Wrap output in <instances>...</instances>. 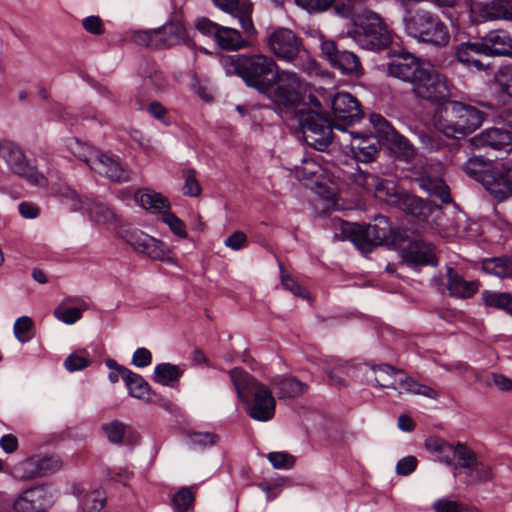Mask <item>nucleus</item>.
Instances as JSON below:
<instances>
[{"instance_id": "obj_1", "label": "nucleus", "mask_w": 512, "mask_h": 512, "mask_svg": "<svg viewBox=\"0 0 512 512\" xmlns=\"http://www.w3.org/2000/svg\"><path fill=\"white\" fill-rule=\"evenodd\" d=\"M229 376L245 412L257 421L271 420L276 406L271 390L242 368L231 369Z\"/></svg>"}, {"instance_id": "obj_2", "label": "nucleus", "mask_w": 512, "mask_h": 512, "mask_svg": "<svg viewBox=\"0 0 512 512\" xmlns=\"http://www.w3.org/2000/svg\"><path fill=\"white\" fill-rule=\"evenodd\" d=\"M227 73L240 76L247 86L260 93H267L275 86L278 65L271 57L262 54L232 55L222 60Z\"/></svg>"}, {"instance_id": "obj_3", "label": "nucleus", "mask_w": 512, "mask_h": 512, "mask_svg": "<svg viewBox=\"0 0 512 512\" xmlns=\"http://www.w3.org/2000/svg\"><path fill=\"white\" fill-rule=\"evenodd\" d=\"M405 31L419 42L435 47H445L450 41L447 25L435 14L416 10L404 18Z\"/></svg>"}, {"instance_id": "obj_4", "label": "nucleus", "mask_w": 512, "mask_h": 512, "mask_svg": "<svg viewBox=\"0 0 512 512\" xmlns=\"http://www.w3.org/2000/svg\"><path fill=\"white\" fill-rule=\"evenodd\" d=\"M485 114L474 106L453 101L439 121V129L447 136L460 138L475 131L484 121Z\"/></svg>"}, {"instance_id": "obj_5", "label": "nucleus", "mask_w": 512, "mask_h": 512, "mask_svg": "<svg viewBox=\"0 0 512 512\" xmlns=\"http://www.w3.org/2000/svg\"><path fill=\"white\" fill-rule=\"evenodd\" d=\"M350 37L363 49H386L391 41V32L379 14L367 10L360 24L349 31Z\"/></svg>"}, {"instance_id": "obj_6", "label": "nucleus", "mask_w": 512, "mask_h": 512, "mask_svg": "<svg viewBox=\"0 0 512 512\" xmlns=\"http://www.w3.org/2000/svg\"><path fill=\"white\" fill-rule=\"evenodd\" d=\"M341 230L345 237L365 253L388 240L391 232L389 222L385 216L377 217L374 224L368 225L343 222Z\"/></svg>"}, {"instance_id": "obj_7", "label": "nucleus", "mask_w": 512, "mask_h": 512, "mask_svg": "<svg viewBox=\"0 0 512 512\" xmlns=\"http://www.w3.org/2000/svg\"><path fill=\"white\" fill-rule=\"evenodd\" d=\"M296 114L305 143L318 151H324L332 142L331 122L312 110L296 107Z\"/></svg>"}, {"instance_id": "obj_8", "label": "nucleus", "mask_w": 512, "mask_h": 512, "mask_svg": "<svg viewBox=\"0 0 512 512\" xmlns=\"http://www.w3.org/2000/svg\"><path fill=\"white\" fill-rule=\"evenodd\" d=\"M0 158L5 161L13 174L25 179L31 185L38 187L48 185L47 178L30 164L25 152L17 143L9 140L0 141Z\"/></svg>"}, {"instance_id": "obj_9", "label": "nucleus", "mask_w": 512, "mask_h": 512, "mask_svg": "<svg viewBox=\"0 0 512 512\" xmlns=\"http://www.w3.org/2000/svg\"><path fill=\"white\" fill-rule=\"evenodd\" d=\"M417 98L432 104H443L451 97L448 78L434 67L426 65L412 86Z\"/></svg>"}, {"instance_id": "obj_10", "label": "nucleus", "mask_w": 512, "mask_h": 512, "mask_svg": "<svg viewBox=\"0 0 512 512\" xmlns=\"http://www.w3.org/2000/svg\"><path fill=\"white\" fill-rule=\"evenodd\" d=\"M321 52L330 65L343 75L359 77L363 74L360 59L356 54L340 50L333 41H323Z\"/></svg>"}, {"instance_id": "obj_11", "label": "nucleus", "mask_w": 512, "mask_h": 512, "mask_svg": "<svg viewBox=\"0 0 512 512\" xmlns=\"http://www.w3.org/2000/svg\"><path fill=\"white\" fill-rule=\"evenodd\" d=\"M270 51L279 59L293 61L302 48L301 39L290 29L278 28L267 37Z\"/></svg>"}, {"instance_id": "obj_12", "label": "nucleus", "mask_w": 512, "mask_h": 512, "mask_svg": "<svg viewBox=\"0 0 512 512\" xmlns=\"http://www.w3.org/2000/svg\"><path fill=\"white\" fill-rule=\"evenodd\" d=\"M276 89L273 91L271 99L279 105L291 108L297 105L300 99V78L294 72L278 71L275 77Z\"/></svg>"}, {"instance_id": "obj_13", "label": "nucleus", "mask_w": 512, "mask_h": 512, "mask_svg": "<svg viewBox=\"0 0 512 512\" xmlns=\"http://www.w3.org/2000/svg\"><path fill=\"white\" fill-rule=\"evenodd\" d=\"M221 10L237 18L247 36H255L256 29L252 21L253 5L249 0H212Z\"/></svg>"}, {"instance_id": "obj_14", "label": "nucleus", "mask_w": 512, "mask_h": 512, "mask_svg": "<svg viewBox=\"0 0 512 512\" xmlns=\"http://www.w3.org/2000/svg\"><path fill=\"white\" fill-rule=\"evenodd\" d=\"M471 143L476 148H491L494 150L510 152L512 150V132L504 129L492 127L475 135Z\"/></svg>"}, {"instance_id": "obj_15", "label": "nucleus", "mask_w": 512, "mask_h": 512, "mask_svg": "<svg viewBox=\"0 0 512 512\" xmlns=\"http://www.w3.org/2000/svg\"><path fill=\"white\" fill-rule=\"evenodd\" d=\"M426 64L421 63L410 54H405L388 63L387 72L390 76L398 78L412 86L417 80Z\"/></svg>"}, {"instance_id": "obj_16", "label": "nucleus", "mask_w": 512, "mask_h": 512, "mask_svg": "<svg viewBox=\"0 0 512 512\" xmlns=\"http://www.w3.org/2000/svg\"><path fill=\"white\" fill-rule=\"evenodd\" d=\"M330 105L335 118L338 120L351 124L362 118L359 102L349 93H336L330 99Z\"/></svg>"}, {"instance_id": "obj_17", "label": "nucleus", "mask_w": 512, "mask_h": 512, "mask_svg": "<svg viewBox=\"0 0 512 512\" xmlns=\"http://www.w3.org/2000/svg\"><path fill=\"white\" fill-rule=\"evenodd\" d=\"M402 260L408 266L437 265V257L431 244L422 240L411 241L402 251Z\"/></svg>"}, {"instance_id": "obj_18", "label": "nucleus", "mask_w": 512, "mask_h": 512, "mask_svg": "<svg viewBox=\"0 0 512 512\" xmlns=\"http://www.w3.org/2000/svg\"><path fill=\"white\" fill-rule=\"evenodd\" d=\"M92 170L112 182L122 183L130 180V171L116 157L100 153L94 160Z\"/></svg>"}, {"instance_id": "obj_19", "label": "nucleus", "mask_w": 512, "mask_h": 512, "mask_svg": "<svg viewBox=\"0 0 512 512\" xmlns=\"http://www.w3.org/2000/svg\"><path fill=\"white\" fill-rule=\"evenodd\" d=\"M142 86L149 93H158L168 86V81L160 67L152 60L144 59L138 67Z\"/></svg>"}, {"instance_id": "obj_20", "label": "nucleus", "mask_w": 512, "mask_h": 512, "mask_svg": "<svg viewBox=\"0 0 512 512\" xmlns=\"http://www.w3.org/2000/svg\"><path fill=\"white\" fill-rule=\"evenodd\" d=\"M154 50L168 49L175 45L188 43L186 29L180 22L166 23L156 29Z\"/></svg>"}, {"instance_id": "obj_21", "label": "nucleus", "mask_w": 512, "mask_h": 512, "mask_svg": "<svg viewBox=\"0 0 512 512\" xmlns=\"http://www.w3.org/2000/svg\"><path fill=\"white\" fill-rule=\"evenodd\" d=\"M496 198L502 200L512 195V161L507 160L495 164L493 182L488 189Z\"/></svg>"}, {"instance_id": "obj_22", "label": "nucleus", "mask_w": 512, "mask_h": 512, "mask_svg": "<svg viewBox=\"0 0 512 512\" xmlns=\"http://www.w3.org/2000/svg\"><path fill=\"white\" fill-rule=\"evenodd\" d=\"M471 10L485 21L512 19V0H491L488 3L476 2Z\"/></svg>"}, {"instance_id": "obj_23", "label": "nucleus", "mask_w": 512, "mask_h": 512, "mask_svg": "<svg viewBox=\"0 0 512 512\" xmlns=\"http://www.w3.org/2000/svg\"><path fill=\"white\" fill-rule=\"evenodd\" d=\"M350 149L353 157L362 163L375 160L380 149L379 138L374 135H355L352 137Z\"/></svg>"}, {"instance_id": "obj_24", "label": "nucleus", "mask_w": 512, "mask_h": 512, "mask_svg": "<svg viewBox=\"0 0 512 512\" xmlns=\"http://www.w3.org/2000/svg\"><path fill=\"white\" fill-rule=\"evenodd\" d=\"M480 41L485 50V56L512 57V38L506 31H490Z\"/></svg>"}, {"instance_id": "obj_25", "label": "nucleus", "mask_w": 512, "mask_h": 512, "mask_svg": "<svg viewBox=\"0 0 512 512\" xmlns=\"http://www.w3.org/2000/svg\"><path fill=\"white\" fill-rule=\"evenodd\" d=\"M485 55V50L481 41L463 42L455 47L456 59L469 69L484 71L486 65L480 60Z\"/></svg>"}, {"instance_id": "obj_26", "label": "nucleus", "mask_w": 512, "mask_h": 512, "mask_svg": "<svg viewBox=\"0 0 512 512\" xmlns=\"http://www.w3.org/2000/svg\"><path fill=\"white\" fill-rule=\"evenodd\" d=\"M398 208L420 221H428L429 217L433 213L440 212L441 210L439 205H436L430 201H424L421 198L409 193L404 195V198Z\"/></svg>"}, {"instance_id": "obj_27", "label": "nucleus", "mask_w": 512, "mask_h": 512, "mask_svg": "<svg viewBox=\"0 0 512 512\" xmlns=\"http://www.w3.org/2000/svg\"><path fill=\"white\" fill-rule=\"evenodd\" d=\"M495 164L482 156L469 158L463 165V171L470 178L482 183L487 189L493 182Z\"/></svg>"}, {"instance_id": "obj_28", "label": "nucleus", "mask_w": 512, "mask_h": 512, "mask_svg": "<svg viewBox=\"0 0 512 512\" xmlns=\"http://www.w3.org/2000/svg\"><path fill=\"white\" fill-rule=\"evenodd\" d=\"M447 289L456 298H471L479 290L478 281H466L453 268L447 269Z\"/></svg>"}, {"instance_id": "obj_29", "label": "nucleus", "mask_w": 512, "mask_h": 512, "mask_svg": "<svg viewBox=\"0 0 512 512\" xmlns=\"http://www.w3.org/2000/svg\"><path fill=\"white\" fill-rule=\"evenodd\" d=\"M252 37L247 36L244 32L241 34L234 28L221 26L215 41L221 49L237 51L249 47Z\"/></svg>"}, {"instance_id": "obj_30", "label": "nucleus", "mask_w": 512, "mask_h": 512, "mask_svg": "<svg viewBox=\"0 0 512 512\" xmlns=\"http://www.w3.org/2000/svg\"><path fill=\"white\" fill-rule=\"evenodd\" d=\"M374 380L381 388H391L397 390L399 393L403 392L400 382L403 377L407 375L402 371L394 368L391 365L383 364L372 368Z\"/></svg>"}, {"instance_id": "obj_31", "label": "nucleus", "mask_w": 512, "mask_h": 512, "mask_svg": "<svg viewBox=\"0 0 512 512\" xmlns=\"http://www.w3.org/2000/svg\"><path fill=\"white\" fill-rule=\"evenodd\" d=\"M375 197L391 206L398 207L407 193L400 189L393 181L380 180L376 181V185L373 187Z\"/></svg>"}, {"instance_id": "obj_32", "label": "nucleus", "mask_w": 512, "mask_h": 512, "mask_svg": "<svg viewBox=\"0 0 512 512\" xmlns=\"http://www.w3.org/2000/svg\"><path fill=\"white\" fill-rule=\"evenodd\" d=\"M271 386L275 389L279 399L297 397L303 394L307 385L294 377L277 376L271 380Z\"/></svg>"}, {"instance_id": "obj_33", "label": "nucleus", "mask_w": 512, "mask_h": 512, "mask_svg": "<svg viewBox=\"0 0 512 512\" xmlns=\"http://www.w3.org/2000/svg\"><path fill=\"white\" fill-rule=\"evenodd\" d=\"M417 181L419 186L429 195L440 199L445 204L451 202L449 187L443 179L424 174Z\"/></svg>"}, {"instance_id": "obj_34", "label": "nucleus", "mask_w": 512, "mask_h": 512, "mask_svg": "<svg viewBox=\"0 0 512 512\" xmlns=\"http://www.w3.org/2000/svg\"><path fill=\"white\" fill-rule=\"evenodd\" d=\"M135 200L144 209L152 210L155 213L164 212L170 208V203L166 197L150 190L137 191L135 193Z\"/></svg>"}, {"instance_id": "obj_35", "label": "nucleus", "mask_w": 512, "mask_h": 512, "mask_svg": "<svg viewBox=\"0 0 512 512\" xmlns=\"http://www.w3.org/2000/svg\"><path fill=\"white\" fill-rule=\"evenodd\" d=\"M81 210H85L90 218L97 223L108 224L115 219L114 212L106 204L97 200H83V208Z\"/></svg>"}, {"instance_id": "obj_36", "label": "nucleus", "mask_w": 512, "mask_h": 512, "mask_svg": "<svg viewBox=\"0 0 512 512\" xmlns=\"http://www.w3.org/2000/svg\"><path fill=\"white\" fill-rule=\"evenodd\" d=\"M123 380L129 390L131 396L144 399L150 394V386L145 379L129 369H122Z\"/></svg>"}, {"instance_id": "obj_37", "label": "nucleus", "mask_w": 512, "mask_h": 512, "mask_svg": "<svg viewBox=\"0 0 512 512\" xmlns=\"http://www.w3.org/2000/svg\"><path fill=\"white\" fill-rule=\"evenodd\" d=\"M426 448L437 455L440 461L446 464L453 463L456 444L449 443L439 437H430L425 442Z\"/></svg>"}, {"instance_id": "obj_38", "label": "nucleus", "mask_w": 512, "mask_h": 512, "mask_svg": "<svg viewBox=\"0 0 512 512\" xmlns=\"http://www.w3.org/2000/svg\"><path fill=\"white\" fill-rule=\"evenodd\" d=\"M67 148L75 157L85 162L91 169L94 165V160L97 159L100 154L96 149L79 141L77 138L68 139Z\"/></svg>"}, {"instance_id": "obj_39", "label": "nucleus", "mask_w": 512, "mask_h": 512, "mask_svg": "<svg viewBox=\"0 0 512 512\" xmlns=\"http://www.w3.org/2000/svg\"><path fill=\"white\" fill-rule=\"evenodd\" d=\"M181 375L182 371L179 366L170 363H161L154 369L153 380L164 386H173Z\"/></svg>"}, {"instance_id": "obj_40", "label": "nucleus", "mask_w": 512, "mask_h": 512, "mask_svg": "<svg viewBox=\"0 0 512 512\" xmlns=\"http://www.w3.org/2000/svg\"><path fill=\"white\" fill-rule=\"evenodd\" d=\"M106 502V493L101 489L86 492L80 498V506L83 512H102Z\"/></svg>"}, {"instance_id": "obj_41", "label": "nucleus", "mask_w": 512, "mask_h": 512, "mask_svg": "<svg viewBox=\"0 0 512 512\" xmlns=\"http://www.w3.org/2000/svg\"><path fill=\"white\" fill-rule=\"evenodd\" d=\"M483 269L500 278H512V258L503 256L487 259L483 263Z\"/></svg>"}, {"instance_id": "obj_42", "label": "nucleus", "mask_w": 512, "mask_h": 512, "mask_svg": "<svg viewBox=\"0 0 512 512\" xmlns=\"http://www.w3.org/2000/svg\"><path fill=\"white\" fill-rule=\"evenodd\" d=\"M389 148L398 155L399 158L410 161L415 156V148L410 141L399 134L395 133L388 142H386Z\"/></svg>"}, {"instance_id": "obj_43", "label": "nucleus", "mask_w": 512, "mask_h": 512, "mask_svg": "<svg viewBox=\"0 0 512 512\" xmlns=\"http://www.w3.org/2000/svg\"><path fill=\"white\" fill-rule=\"evenodd\" d=\"M144 254L152 260L169 261L170 250L160 240L150 236V241H146L144 246L138 252Z\"/></svg>"}, {"instance_id": "obj_44", "label": "nucleus", "mask_w": 512, "mask_h": 512, "mask_svg": "<svg viewBox=\"0 0 512 512\" xmlns=\"http://www.w3.org/2000/svg\"><path fill=\"white\" fill-rule=\"evenodd\" d=\"M453 459H457V464H454L455 468L460 467L465 469L466 474L472 476V469L476 464L477 456L471 449L465 444L456 443Z\"/></svg>"}, {"instance_id": "obj_45", "label": "nucleus", "mask_w": 512, "mask_h": 512, "mask_svg": "<svg viewBox=\"0 0 512 512\" xmlns=\"http://www.w3.org/2000/svg\"><path fill=\"white\" fill-rule=\"evenodd\" d=\"M482 300L487 307L502 309L512 314V297L508 293L482 292Z\"/></svg>"}, {"instance_id": "obj_46", "label": "nucleus", "mask_w": 512, "mask_h": 512, "mask_svg": "<svg viewBox=\"0 0 512 512\" xmlns=\"http://www.w3.org/2000/svg\"><path fill=\"white\" fill-rule=\"evenodd\" d=\"M400 386L403 388L404 392L422 395L431 399H437L439 396L438 392L432 387L420 384L408 375L407 377H403Z\"/></svg>"}, {"instance_id": "obj_47", "label": "nucleus", "mask_w": 512, "mask_h": 512, "mask_svg": "<svg viewBox=\"0 0 512 512\" xmlns=\"http://www.w3.org/2000/svg\"><path fill=\"white\" fill-rule=\"evenodd\" d=\"M14 474L17 478L22 480L40 477L37 458H28L15 465Z\"/></svg>"}, {"instance_id": "obj_48", "label": "nucleus", "mask_w": 512, "mask_h": 512, "mask_svg": "<svg viewBox=\"0 0 512 512\" xmlns=\"http://www.w3.org/2000/svg\"><path fill=\"white\" fill-rule=\"evenodd\" d=\"M347 179L360 188L371 190L376 185L378 177L357 167L348 173Z\"/></svg>"}, {"instance_id": "obj_49", "label": "nucleus", "mask_w": 512, "mask_h": 512, "mask_svg": "<svg viewBox=\"0 0 512 512\" xmlns=\"http://www.w3.org/2000/svg\"><path fill=\"white\" fill-rule=\"evenodd\" d=\"M102 430L110 442L120 444L122 443L124 436L130 430V427L126 426L119 420H113L112 422L103 424Z\"/></svg>"}, {"instance_id": "obj_50", "label": "nucleus", "mask_w": 512, "mask_h": 512, "mask_svg": "<svg viewBox=\"0 0 512 512\" xmlns=\"http://www.w3.org/2000/svg\"><path fill=\"white\" fill-rule=\"evenodd\" d=\"M370 122L378 133V137L388 142L392 136L397 133L394 127L382 115L373 113L370 116Z\"/></svg>"}, {"instance_id": "obj_51", "label": "nucleus", "mask_w": 512, "mask_h": 512, "mask_svg": "<svg viewBox=\"0 0 512 512\" xmlns=\"http://www.w3.org/2000/svg\"><path fill=\"white\" fill-rule=\"evenodd\" d=\"M129 39L136 45L154 50L156 29L134 30L127 33Z\"/></svg>"}, {"instance_id": "obj_52", "label": "nucleus", "mask_w": 512, "mask_h": 512, "mask_svg": "<svg viewBox=\"0 0 512 512\" xmlns=\"http://www.w3.org/2000/svg\"><path fill=\"white\" fill-rule=\"evenodd\" d=\"M39 491L31 492L30 489L25 490L14 502L13 508L17 512H33L36 509L35 500L38 499Z\"/></svg>"}, {"instance_id": "obj_53", "label": "nucleus", "mask_w": 512, "mask_h": 512, "mask_svg": "<svg viewBox=\"0 0 512 512\" xmlns=\"http://www.w3.org/2000/svg\"><path fill=\"white\" fill-rule=\"evenodd\" d=\"M33 322L31 318L22 316L14 323L15 337L21 342L26 343L32 338Z\"/></svg>"}, {"instance_id": "obj_54", "label": "nucleus", "mask_w": 512, "mask_h": 512, "mask_svg": "<svg viewBox=\"0 0 512 512\" xmlns=\"http://www.w3.org/2000/svg\"><path fill=\"white\" fill-rule=\"evenodd\" d=\"M30 490L31 492L39 491L37 494L39 497L37 500H35V506L37 510H43L55 502V490L49 486H36L30 488Z\"/></svg>"}, {"instance_id": "obj_55", "label": "nucleus", "mask_w": 512, "mask_h": 512, "mask_svg": "<svg viewBox=\"0 0 512 512\" xmlns=\"http://www.w3.org/2000/svg\"><path fill=\"white\" fill-rule=\"evenodd\" d=\"M335 0H295L297 6L310 14L323 13L331 9Z\"/></svg>"}, {"instance_id": "obj_56", "label": "nucleus", "mask_w": 512, "mask_h": 512, "mask_svg": "<svg viewBox=\"0 0 512 512\" xmlns=\"http://www.w3.org/2000/svg\"><path fill=\"white\" fill-rule=\"evenodd\" d=\"M83 310L82 308H78V307H62V306H58L55 310H54V316L55 318H57L58 320L64 322L65 324H74L76 321H78L81 317H82V313H83Z\"/></svg>"}, {"instance_id": "obj_57", "label": "nucleus", "mask_w": 512, "mask_h": 512, "mask_svg": "<svg viewBox=\"0 0 512 512\" xmlns=\"http://www.w3.org/2000/svg\"><path fill=\"white\" fill-rule=\"evenodd\" d=\"M40 477L52 474L62 467V460L57 455L45 456L37 458Z\"/></svg>"}, {"instance_id": "obj_58", "label": "nucleus", "mask_w": 512, "mask_h": 512, "mask_svg": "<svg viewBox=\"0 0 512 512\" xmlns=\"http://www.w3.org/2000/svg\"><path fill=\"white\" fill-rule=\"evenodd\" d=\"M194 501L189 488H181L172 498L173 507L177 512H186Z\"/></svg>"}, {"instance_id": "obj_59", "label": "nucleus", "mask_w": 512, "mask_h": 512, "mask_svg": "<svg viewBox=\"0 0 512 512\" xmlns=\"http://www.w3.org/2000/svg\"><path fill=\"white\" fill-rule=\"evenodd\" d=\"M162 220L165 224H167L170 230L180 238H186V226L185 223L178 218L174 213H171L169 210L164 211L162 215Z\"/></svg>"}, {"instance_id": "obj_60", "label": "nucleus", "mask_w": 512, "mask_h": 512, "mask_svg": "<svg viewBox=\"0 0 512 512\" xmlns=\"http://www.w3.org/2000/svg\"><path fill=\"white\" fill-rule=\"evenodd\" d=\"M267 458L276 469H289L295 463L294 456L287 452H270Z\"/></svg>"}, {"instance_id": "obj_61", "label": "nucleus", "mask_w": 512, "mask_h": 512, "mask_svg": "<svg viewBox=\"0 0 512 512\" xmlns=\"http://www.w3.org/2000/svg\"><path fill=\"white\" fill-rule=\"evenodd\" d=\"M123 238L137 253L144 246L146 241H150V236L148 234L136 229L125 231Z\"/></svg>"}, {"instance_id": "obj_62", "label": "nucleus", "mask_w": 512, "mask_h": 512, "mask_svg": "<svg viewBox=\"0 0 512 512\" xmlns=\"http://www.w3.org/2000/svg\"><path fill=\"white\" fill-rule=\"evenodd\" d=\"M91 364V359L87 355L79 353L70 354L64 361V367L69 372H75L88 367Z\"/></svg>"}, {"instance_id": "obj_63", "label": "nucleus", "mask_w": 512, "mask_h": 512, "mask_svg": "<svg viewBox=\"0 0 512 512\" xmlns=\"http://www.w3.org/2000/svg\"><path fill=\"white\" fill-rule=\"evenodd\" d=\"M185 177V183L183 185V193L184 195L190 196V197H197L201 194V186L198 182V180L195 177V171L194 170H187L184 173Z\"/></svg>"}, {"instance_id": "obj_64", "label": "nucleus", "mask_w": 512, "mask_h": 512, "mask_svg": "<svg viewBox=\"0 0 512 512\" xmlns=\"http://www.w3.org/2000/svg\"><path fill=\"white\" fill-rule=\"evenodd\" d=\"M82 26L87 33L92 35L100 36L105 33L104 22L96 15L85 17L82 20Z\"/></svg>"}]
</instances>
